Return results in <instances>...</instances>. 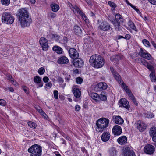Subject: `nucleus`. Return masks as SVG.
<instances>
[{"label":"nucleus","instance_id":"obj_1","mask_svg":"<svg viewBox=\"0 0 156 156\" xmlns=\"http://www.w3.org/2000/svg\"><path fill=\"white\" fill-rule=\"evenodd\" d=\"M19 21L23 27H28L32 22V19L29 13L26 8H22L18 11Z\"/></svg>","mask_w":156,"mask_h":156},{"label":"nucleus","instance_id":"obj_2","mask_svg":"<svg viewBox=\"0 0 156 156\" xmlns=\"http://www.w3.org/2000/svg\"><path fill=\"white\" fill-rule=\"evenodd\" d=\"M109 120L105 118H101L99 119L96 122V130L98 132H102L108 125Z\"/></svg>","mask_w":156,"mask_h":156},{"label":"nucleus","instance_id":"obj_3","mask_svg":"<svg viewBox=\"0 0 156 156\" xmlns=\"http://www.w3.org/2000/svg\"><path fill=\"white\" fill-rule=\"evenodd\" d=\"M28 151L31 153L30 156H41L42 154V147L39 145L34 144L30 147Z\"/></svg>","mask_w":156,"mask_h":156},{"label":"nucleus","instance_id":"obj_4","mask_svg":"<svg viewBox=\"0 0 156 156\" xmlns=\"http://www.w3.org/2000/svg\"><path fill=\"white\" fill-rule=\"evenodd\" d=\"M115 19V20L112 21L111 23L114 25L115 29L119 30L120 27V25L124 22V19L122 16L119 13L116 14Z\"/></svg>","mask_w":156,"mask_h":156},{"label":"nucleus","instance_id":"obj_5","mask_svg":"<svg viewBox=\"0 0 156 156\" xmlns=\"http://www.w3.org/2000/svg\"><path fill=\"white\" fill-rule=\"evenodd\" d=\"M14 20L13 16L9 12H4L2 15V21L3 23L11 24L13 23Z\"/></svg>","mask_w":156,"mask_h":156},{"label":"nucleus","instance_id":"obj_6","mask_svg":"<svg viewBox=\"0 0 156 156\" xmlns=\"http://www.w3.org/2000/svg\"><path fill=\"white\" fill-rule=\"evenodd\" d=\"M111 28L110 25L106 21H103L99 24L98 30L104 31H108Z\"/></svg>","mask_w":156,"mask_h":156},{"label":"nucleus","instance_id":"obj_7","mask_svg":"<svg viewBox=\"0 0 156 156\" xmlns=\"http://www.w3.org/2000/svg\"><path fill=\"white\" fill-rule=\"evenodd\" d=\"M138 55L141 57L147 60H150L151 58V55L147 53L145 50L144 51L142 48L140 49L138 53Z\"/></svg>","mask_w":156,"mask_h":156},{"label":"nucleus","instance_id":"obj_8","mask_svg":"<svg viewBox=\"0 0 156 156\" xmlns=\"http://www.w3.org/2000/svg\"><path fill=\"white\" fill-rule=\"evenodd\" d=\"M155 148L154 146L150 144L145 146L144 148V152L148 154H151L154 151Z\"/></svg>","mask_w":156,"mask_h":156},{"label":"nucleus","instance_id":"obj_9","mask_svg":"<svg viewBox=\"0 0 156 156\" xmlns=\"http://www.w3.org/2000/svg\"><path fill=\"white\" fill-rule=\"evenodd\" d=\"M101 56L98 55H94L91 56L90 58L89 62L90 65L93 67H94L97 61Z\"/></svg>","mask_w":156,"mask_h":156},{"label":"nucleus","instance_id":"obj_10","mask_svg":"<svg viewBox=\"0 0 156 156\" xmlns=\"http://www.w3.org/2000/svg\"><path fill=\"white\" fill-rule=\"evenodd\" d=\"M136 127L140 131L142 132L144 130L146 127V125L145 123L140 121L137 122L136 124Z\"/></svg>","mask_w":156,"mask_h":156},{"label":"nucleus","instance_id":"obj_11","mask_svg":"<svg viewBox=\"0 0 156 156\" xmlns=\"http://www.w3.org/2000/svg\"><path fill=\"white\" fill-rule=\"evenodd\" d=\"M70 57L72 59H75L79 57V53L74 48H71L68 51Z\"/></svg>","mask_w":156,"mask_h":156},{"label":"nucleus","instance_id":"obj_12","mask_svg":"<svg viewBox=\"0 0 156 156\" xmlns=\"http://www.w3.org/2000/svg\"><path fill=\"white\" fill-rule=\"evenodd\" d=\"M73 63L74 66L76 67L80 68L83 65V61L80 58H76L74 59L73 61Z\"/></svg>","mask_w":156,"mask_h":156},{"label":"nucleus","instance_id":"obj_13","mask_svg":"<svg viewBox=\"0 0 156 156\" xmlns=\"http://www.w3.org/2000/svg\"><path fill=\"white\" fill-rule=\"evenodd\" d=\"M107 87V85L106 83L101 82L97 84L95 89L97 91H100L106 89Z\"/></svg>","mask_w":156,"mask_h":156},{"label":"nucleus","instance_id":"obj_14","mask_svg":"<svg viewBox=\"0 0 156 156\" xmlns=\"http://www.w3.org/2000/svg\"><path fill=\"white\" fill-rule=\"evenodd\" d=\"M123 155V156H136L133 151L129 149L128 147H126L124 149Z\"/></svg>","mask_w":156,"mask_h":156},{"label":"nucleus","instance_id":"obj_15","mask_svg":"<svg viewBox=\"0 0 156 156\" xmlns=\"http://www.w3.org/2000/svg\"><path fill=\"white\" fill-rule=\"evenodd\" d=\"M110 69L112 72L113 76L119 83H121L122 82L121 78L118 73L115 71L113 67H111Z\"/></svg>","mask_w":156,"mask_h":156},{"label":"nucleus","instance_id":"obj_16","mask_svg":"<svg viewBox=\"0 0 156 156\" xmlns=\"http://www.w3.org/2000/svg\"><path fill=\"white\" fill-rule=\"evenodd\" d=\"M112 131L113 133L117 136L120 135L122 133L121 128L119 125L115 126L112 129Z\"/></svg>","mask_w":156,"mask_h":156},{"label":"nucleus","instance_id":"obj_17","mask_svg":"<svg viewBox=\"0 0 156 156\" xmlns=\"http://www.w3.org/2000/svg\"><path fill=\"white\" fill-rule=\"evenodd\" d=\"M113 121L116 124L122 125L124 122V120L119 116H113L112 117Z\"/></svg>","mask_w":156,"mask_h":156},{"label":"nucleus","instance_id":"obj_18","mask_svg":"<svg viewBox=\"0 0 156 156\" xmlns=\"http://www.w3.org/2000/svg\"><path fill=\"white\" fill-rule=\"evenodd\" d=\"M104 59L101 56L100 58H99L98 61H97L94 68H101L104 65Z\"/></svg>","mask_w":156,"mask_h":156},{"label":"nucleus","instance_id":"obj_19","mask_svg":"<svg viewBox=\"0 0 156 156\" xmlns=\"http://www.w3.org/2000/svg\"><path fill=\"white\" fill-rule=\"evenodd\" d=\"M119 102L121 104L120 106H122L126 109H128L129 108V103L126 99L122 98L120 100Z\"/></svg>","mask_w":156,"mask_h":156},{"label":"nucleus","instance_id":"obj_20","mask_svg":"<svg viewBox=\"0 0 156 156\" xmlns=\"http://www.w3.org/2000/svg\"><path fill=\"white\" fill-rule=\"evenodd\" d=\"M73 93L74 96L76 98H79L81 95V93L79 89L76 86H73L72 87Z\"/></svg>","mask_w":156,"mask_h":156},{"label":"nucleus","instance_id":"obj_21","mask_svg":"<svg viewBox=\"0 0 156 156\" xmlns=\"http://www.w3.org/2000/svg\"><path fill=\"white\" fill-rule=\"evenodd\" d=\"M118 142L121 145L126 144L127 141V138L126 136H120L117 140Z\"/></svg>","mask_w":156,"mask_h":156},{"label":"nucleus","instance_id":"obj_22","mask_svg":"<svg viewBox=\"0 0 156 156\" xmlns=\"http://www.w3.org/2000/svg\"><path fill=\"white\" fill-rule=\"evenodd\" d=\"M110 137V135L108 132H104L101 136V140L103 142H106L108 141Z\"/></svg>","mask_w":156,"mask_h":156},{"label":"nucleus","instance_id":"obj_23","mask_svg":"<svg viewBox=\"0 0 156 156\" xmlns=\"http://www.w3.org/2000/svg\"><path fill=\"white\" fill-rule=\"evenodd\" d=\"M150 135L152 137L153 140L154 142H156V128H152L150 130Z\"/></svg>","mask_w":156,"mask_h":156},{"label":"nucleus","instance_id":"obj_24","mask_svg":"<svg viewBox=\"0 0 156 156\" xmlns=\"http://www.w3.org/2000/svg\"><path fill=\"white\" fill-rule=\"evenodd\" d=\"M123 56L121 55H114L110 57V59L114 61V62H117L118 61L123 58Z\"/></svg>","mask_w":156,"mask_h":156},{"label":"nucleus","instance_id":"obj_25","mask_svg":"<svg viewBox=\"0 0 156 156\" xmlns=\"http://www.w3.org/2000/svg\"><path fill=\"white\" fill-rule=\"evenodd\" d=\"M34 82L38 84L40 87H41L43 86V83L41 82V78L39 76H35L34 79Z\"/></svg>","mask_w":156,"mask_h":156},{"label":"nucleus","instance_id":"obj_26","mask_svg":"<svg viewBox=\"0 0 156 156\" xmlns=\"http://www.w3.org/2000/svg\"><path fill=\"white\" fill-rule=\"evenodd\" d=\"M69 60L65 56H63L60 58L58 60V62L61 64H63L64 63L66 64L68 63Z\"/></svg>","mask_w":156,"mask_h":156},{"label":"nucleus","instance_id":"obj_27","mask_svg":"<svg viewBox=\"0 0 156 156\" xmlns=\"http://www.w3.org/2000/svg\"><path fill=\"white\" fill-rule=\"evenodd\" d=\"M73 30L74 32L77 35H79L81 33V29L78 26L76 25L74 26Z\"/></svg>","mask_w":156,"mask_h":156},{"label":"nucleus","instance_id":"obj_28","mask_svg":"<svg viewBox=\"0 0 156 156\" xmlns=\"http://www.w3.org/2000/svg\"><path fill=\"white\" fill-rule=\"evenodd\" d=\"M53 50L58 54L62 53V49L60 47L55 46L53 47Z\"/></svg>","mask_w":156,"mask_h":156},{"label":"nucleus","instance_id":"obj_29","mask_svg":"<svg viewBox=\"0 0 156 156\" xmlns=\"http://www.w3.org/2000/svg\"><path fill=\"white\" fill-rule=\"evenodd\" d=\"M51 8L52 11L54 12H57L59 9V6L55 3L51 4Z\"/></svg>","mask_w":156,"mask_h":156},{"label":"nucleus","instance_id":"obj_30","mask_svg":"<svg viewBox=\"0 0 156 156\" xmlns=\"http://www.w3.org/2000/svg\"><path fill=\"white\" fill-rule=\"evenodd\" d=\"M91 98L93 100H95L97 102L99 101V95L96 93H93L91 94Z\"/></svg>","mask_w":156,"mask_h":156},{"label":"nucleus","instance_id":"obj_31","mask_svg":"<svg viewBox=\"0 0 156 156\" xmlns=\"http://www.w3.org/2000/svg\"><path fill=\"white\" fill-rule=\"evenodd\" d=\"M128 25L132 29L136 32H137L138 30H137L134 23L130 20H129L128 23Z\"/></svg>","mask_w":156,"mask_h":156},{"label":"nucleus","instance_id":"obj_32","mask_svg":"<svg viewBox=\"0 0 156 156\" xmlns=\"http://www.w3.org/2000/svg\"><path fill=\"white\" fill-rule=\"evenodd\" d=\"M78 13H79L81 16L84 20L86 22H87L88 21V20L87 18V17L86 15L81 10H80L79 12H78Z\"/></svg>","mask_w":156,"mask_h":156},{"label":"nucleus","instance_id":"obj_33","mask_svg":"<svg viewBox=\"0 0 156 156\" xmlns=\"http://www.w3.org/2000/svg\"><path fill=\"white\" fill-rule=\"evenodd\" d=\"M69 6L75 14L76 13H78V12L80 10V9L76 6H73L72 5H71V6L70 5Z\"/></svg>","mask_w":156,"mask_h":156},{"label":"nucleus","instance_id":"obj_34","mask_svg":"<svg viewBox=\"0 0 156 156\" xmlns=\"http://www.w3.org/2000/svg\"><path fill=\"white\" fill-rule=\"evenodd\" d=\"M109 152L111 155L112 156H116L117 154V151L114 148L112 147L109 150Z\"/></svg>","mask_w":156,"mask_h":156},{"label":"nucleus","instance_id":"obj_35","mask_svg":"<svg viewBox=\"0 0 156 156\" xmlns=\"http://www.w3.org/2000/svg\"><path fill=\"white\" fill-rule=\"evenodd\" d=\"M7 79L9 81H11L12 84L14 85H16V83H17L14 80V79L12 78V76L10 75H8L7 76Z\"/></svg>","mask_w":156,"mask_h":156},{"label":"nucleus","instance_id":"obj_36","mask_svg":"<svg viewBox=\"0 0 156 156\" xmlns=\"http://www.w3.org/2000/svg\"><path fill=\"white\" fill-rule=\"evenodd\" d=\"M39 42L41 45V46L44 44L48 43V41L45 38L42 37L40 40Z\"/></svg>","mask_w":156,"mask_h":156},{"label":"nucleus","instance_id":"obj_37","mask_svg":"<svg viewBox=\"0 0 156 156\" xmlns=\"http://www.w3.org/2000/svg\"><path fill=\"white\" fill-rule=\"evenodd\" d=\"M105 94L104 92H102L100 94V95L99 96V99L103 101H105L107 100L106 96L104 95Z\"/></svg>","mask_w":156,"mask_h":156},{"label":"nucleus","instance_id":"obj_38","mask_svg":"<svg viewBox=\"0 0 156 156\" xmlns=\"http://www.w3.org/2000/svg\"><path fill=\"white\" fill-rule=\"evenodd\" d=\"M28 125L30 127L34 129H35L37 126L36 124L34 122L31 121L29 122H28Z\"/></svg>","mask_w":156,"mask_h":156},{"label":"nucleus","instance_id":"obj_39","mask_svg":"<svg viewBox=\"0 0 156 156\" xmlns=\"http://www.w3.org/2000/svg\"><path fill=\"white\" fill-rule=\"evenodd\" d=\"M142 42L144 45L147 47H149L151 46L149 41L146 39H143Z\"/></svg>","mask_w":156,"mask_h":156},{"label":"nucleus","instance_id":"obj_40","mask_svg":"<svg viewBox=\"0 0 156 156\" xmlns=\"http://www.w3.org/2000/svg\"><path fill=\"white\" fill-rule=\"evenodd\" d=\"M154 73H151L150 75V77L152 82H154L156 80V77Z\"/></svg>","mask_w":156,"mask_h":156},{"label":"nucleus","instance_id":"obj_41","mask_svg":"<svg viewBox=\"0 0 156 156\" xmlns=\"http://www.w3.org/2000/svg\"><path fill=\"white\" fill-rule=\"evenodd\" d=\"M146 67L151 72V73H155L154 68L152 65L149 64Z\"/></svg>","mask_w":156,"mask_h":156},{"label":"nucleus","instance_id":"obj_42","mask_svg":"<svg viewBox=\"0 0 156 156\" xmlns=\"http://www.w3.org/2000/svg\"><path fill=\"white\" fill-rule=\"evenodd\" d=\"M122 83V87L123 88V89L125 90V91L127 93H129L130 91V90L128 88V86H126L124 83H122V81L121 83Z\"/></svg>","mask_w":156,"mask_h":156},{"label":"nucleus","instance_id":"obj_43","mask_svg":"<svg viewBox=\"0 0 156 156\" xmlns=\"http://www.w3.org/2000/svg\"><path fill=\"white\" fill-rule=\"evenodd\" d=\"M108 4L112 7V8L114 9L117 7L115 3L111 1H109L108 2Z\"/></svg>","mask_w":156,"mask_h":156},{"label":"nucleus","instance_id":"obj_44","mask_svg":"<svg viewBox=\"0 0 156 156\" xmlns=\"http://www.w3.org/2000/svg\"><path fill=\"white\" fill-rule=\"evenodd\" d=\"M2 3L3 5L8 6L10 3V0H1Z\"/></svg>","mask_w":156,"mask_h":156},{"label":"nucleus","instance_id":"obj_45","mask_svg":"<svg viewBox=\"0 0 156 156\" xmlns=\"http://www.w3.org/2000/svg\"><path fill=\"white\" fill-rule=\"evenodd\" d=\"M45 71V69L43 67L40 68L38 70V73L40 75H42L44 74Z\"/></svg>","mask_w":156,"mask_h":156},{"label":"nucleus","instance_id":"obj_46","mask_svg":"<svg viewBox=\"0 0 156 156\" xmlns=\"http://www.w3.org/2000/svg\"><path fill=\"white\" fill-rule=\"evenodd\" d=\"M146 117L148 118H151L154 117V115L153 114L150 112H148L145 114Z\"/></svg>","mask_w":156,"mask_h":156},{"label":"nucleus","instance_id":"obj_47","mask_svg":"<svg viewBox=\"0 0 156 156\" xmlns=\"http://www.w3.org/2000/svg\"><path fill=\"white\" fill-rule=\"evenodd\" d=\"M43 50H47L48 49V43L44 44V45H43L41 46Z\"/></svg>","mask_w":156,"mask_h":156},{"label":"nucleus","instance_id":"obj_48","mask_svg":"<svg viewBox=\"0 0 156 156\" xmlns=\"http://www.w3.org/2000/svg\"><path fill=\"white\" fill-rule=\"evenodd\" d=\"M141 63L146 67L149 64L144 59H142L141 61Z\"/></svg>","mask_w":156,"mask_h":156},{"label":"nucleus","instance_id":"obj_49","mask_svg":"<svg viewBox=\"0 0 156 156\" xmlns=\"http://www.w3.org/2000/svg\"><path fill=\"white\" fill-rule=\"evenodd\" d=\"M48 16L51 19L55 18L56 17L55 13L53 12H50L48 14Z\"/></svg>","mask_w":156,"mask_h":156},{"label":"nucleus","instance_id":"obj_50","mask_svg":"<svg viewBox=\"0 0 156 156\" xmlns=\"http://www.w3.org/2000/svg\"><path fill=\"white\" fill-rule=\"evenodd\" d=\"M54 97L55 99L58 98V92L57 90H54L53 92Z\"/></svg>","mask_w":156,"mask_h":156},{"label":"nucleus","instance_id":"obj_51","mask_svg":"<svg viewBox=\"0 0 156 156\" xmlns=\"http://www.w3.org/2000/svg\"><path fill=\"white\" fill-rule=\"evenodd\" d=\"M76 82L78 84H81L83 82V79L80 77H78L76 78Z\"/></svg>","mask_w":156,"mask_h":156},{"label":"nucleus","instance_id":"obj_52","mask_svg":"<svg viewBox=\"0 0 156 156\" xmlns=\"http://www.w3.org/2000/svg\"><path fill=\"white\" fill-rule=\"evenodd\" d=\"M6 104L5 101L3 99H0V105L1 106H4Z\"/></svg>","mask_w":156,"mask_h":156},{"label":"nucleus","instance_id":"obj_53","mask_svg":"<svg viewBox=\"0 0 156 156\" xmlns=\"http://www.w3.org/2000/svg\"><path fill=\"white\" fill-rule=\"evenodd\" d=\"M57 81L60 84L63 83L64 81L63 79L61 77H58Z\"/></svg>","mask_w":156,"mask_h":156},{"label":"nucleus","instance_id":"obj_54","mask_svg":"<svg viewBox=\"0 0 156 156\" xmlns=\"http://www.w3.org/2000/svg\"><path fill=\"white\" fill-rule=\"evenodd\" d=\"M80 107L78 105H76L75 107V110L76 111H79L80 109Z\"/></svg>","mask_w":156,"mask_h":156},{"label":"nucleus","instance_id":"obj_55","mask_svg":"<svg viewBox=\"0 0 156 156\" xmlns=\"http://www.w3.org/2000/svg\"><path fill=\"white\" fill-rule=\"evenodd\" d=\"M71 76L70 75H68L65 77V79L67 82H69L70 80Z\"/></svg>","mask_w":156,"mask_h":156},{"label":"nucleus","instance_id":"obj_56","mask_svg":"<svg viewBox=\"0 0 156 156\" xmlns=\"http://www.w3.org/2000/svg\"><path fill=\"white\" fill-rule=\"evenodd\" d=\"M148 1L152 4L156 5V0H148Z\"/></svg>","mask_w":156,"mask_h":156},{"label":"nucleus","instance_id":"obj_57","mask_svg":"<svg viewBox=\"0 0 156 156\" xmlns=\"http://www.w3.org/2000/svg\"><path fill=\"white\" fill-rule=\"evenodd\" d=\"M40 113L44 118H46L47 116V115L42 110Z\"/></svg>","mask_w":156,"mask_h":156},{"label":"nucleus","instance_id":"obj_58","mask_svg":"<svg viewBox=\"0 0 156 156\" xmlns=\"http://www.w3.org/2000/svg\"><path fill=\"white\" fill-rule=\"evenodd\" d=\"M43 80L44 82L47 83L49 80V78L47 76H45L43 78Z\"/></svg>","mask_w":156,"mask_h":156},{"label":"nucleus","instance_id":"obj_59","mask_svg":"<svg viewBox=\"0 0 156 156\" xmlns=\"http://www.w3.org/2000/svg\"><path fill=\"white\" fill-rule=\"evenodd\" d=\"M128 95L130 97L131 99L134 98V96L133 95V94L131 93V91L128 93Z\"/></svg>","mask_w":156,"mask_h":156},{"label":"nucleus","instance_id":"obj_60","mask_svg":"<svg viewBox=\"0 0 156 156\" xmlns=\"http://www.w3.org/2000/svg\"><path fill=\"white\" fill-rule=\"evenodd\" d=\"M131 38V36L129 34H126L125 35V37H124V38L126 40H129Z\"/></svg>","mask_w":156,"mask_h":156},{"label":"nucleus","instance_id":"obj_61","mask_svg":"<svg viewBox=\"0 0 156 156\" xmlns=\"http://www.w3.org/2000/svg\"><path fill=\"white\" fill-rule=\"evenodd\" d=\"M132 101L133 102L135 105L137 106L138 105V103L136 101L135 98H133L131 99Z\"/></svg>","mask_w":156,"mask_h":156},{"label":"nucleus","instance_id":"obj_62","mask_svg":"<svg viewBox=\"0 0 156 156\" xmlns=\"http://www.w3.org/2000/svg\"><path fill=\"white\" fill-rule=\"evenodd\" d=\"M45 85L46 86L50 88H51L52 86V83H51V82H49L47 83Z\"/></svg>","mask_w":156,"mask_h":156},{"label":"nucleus","instance_id":"obj_63","mask_svg":"<svg viewBox=\"0 0 156 156\" xmlns=\"http://www.w3.org/2000/svg\"><path fill=\"white\" fill-rule=\"evenodd\" d=\"M23 89L24 92L27 94H28V88L26 87H23Z\"/></svg>","mask_w":156,"mask_h":156},{"label":"nucleus","instance_id":"obj_64","mask_svg":"<svg viewBox=\"0 0 156 156\" xmlns=\"http://www.w3.org/2000/svg\"><path fill=\"white\" fill-rule=\"evenodd\" d=\"M60 85L61 87L62 88H64L66 86V83H65L63 84L60 83Z\"/></svg>","mask_w":156,"mask_h":156}]
</instances>
